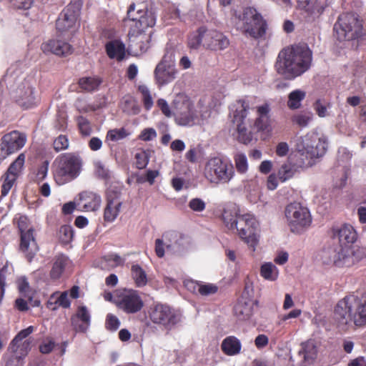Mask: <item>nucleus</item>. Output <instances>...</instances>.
<instances>
[{"label":"nucleus","instance_id":"f257e3e1","mask_svg":"<svg viewBox=\"0 0 366 366\" xmlns=\"http://www.w3.org/2000/svg\"><path fill=\"white\" fill-rule=\"evenodd\" d=\"M312 52L307 44H295L279 53L275 68L278 74L292 79L307 71L312 64Z\"/></svg>","mask_w":366,"mask_h":366},{"label":"nucleus","instance_id":"f03ea898","mask_svg":"<svg viewBox=\"0 0 366 366\" xmlns=\"http://www.w3.org/2000/svg\"><path fill=\"white\" fill-rule=\"evenodd\" d=\"M135 3H132L127 10L124 23L129 26L128 36L132 46H134L142 52L149 48L150 36L144 34V31L154 26L156 19L154 14L146 9L136 10Z\"/></svg>","mask_w":366,"mask_h":366},{"label":"nucleus","instance_id":"7ed1b4c3","mask_svg":"<svg viewBox=\"0 0 366 366\" xmlns=\"http://www.w3.org/2000/svg\"><path fill=\"white\" fill-rule=\"evenodd\" d=\"M335 318L338 322L355 327L366 326V300L362 302L355 295H347L338 301L334 310Z\"/></svg>","mask_w":366,"mask_h":366},{"label":"nucleus","instance_id":"20e7f679","mask_svg":"<svg viewBox=\"0 0 366 366\" xmlns=\"http://www.w3.org/2000/svg\"><path fill=\"white\" fill-rule=\"evenodd\" d=\"M229 46V40L222 32L206 26H201L190 32L187 37V46L198 49L202 46L206 50L219 51Z\"/></svg>","mask_w":366,"mask_h":366},{"label":"nucleus","instance_id":"39448f33","mask_svg":"<svg viewBox=\"0 0 366 366\" xmlns=\"http://www.w3.org/2000/svg\"><path fill=\"white\" fill-rule=\"evenodd\" d=\"M81 157L75 153L58 155L51 166L55 182L58 185H63L76 178L81 172Z\"/></svg>","mask_w":366,"mask_h":366},{"label":"nucleus","instance_id":"423d86ee","mask_svg":"<svg viewBox=\"0 0 366 366\" xmlns=\"http://www.w3.org/2000/svg\"><path fill=\"white\" fill-rule=\"evenodd\" d=\"M204 176L211 183L226 184L234 177V168L230 161L212 157L204 165Z\"/></svg>","mask_w":366,"mask_h":366},{"label":"nucleus","instance_id":"0eeeda50","mask_svg":"<svg viewBox=\"0 0 366 366\" xmlns=\"http://www.w3.org/2000/svg\"><path fill=\"white\" fill-rule=\"evenodd\" d=\"M362 20L354 13L340 14L334 25V31L339 41H351L358 39L362 34Z\"/></svg>","mask_w":366,"mask_h":366},{"label":"nucleus","instance_id":"6e6552de","mask_svg":"<svg viewBox=\"0 0 366 366\" xmlns=\"http://www.w3.org/2000/svg\"><path fill=\"white\" fill-rule=\"evenodd\" d=\"M175 123L182 127H192L197 119V112L190 98L177 94L172 103Z\"/></svg>","mask_w":366,"mask_h":366},{"label":"nucleus","instance_id":"1a4fd4ad","mask_svg":"<svg viewBox=\"0 0 366 366\" xmlns=\"http://www.w3.org/2000/svg\"><path fill=\"white\" fill-rule=\"evenodd\" d=\"M238 18L242 21L239 28L244 34L254 39L261 38L265 34L267 22L254 8H245L242 15Z\"/></svg>","mask_w":366,"mask_h":366},{"label":"nucleus","instance_id":"9d476101","mask_svg":"<svg viewBox=\"0 0 366 366\" xmlns=\"http://www.w3.org/2000/svg\"><path fill=\"white\" fill-rule=\"evenodd\" d=\"M285 217L291 232L294 233L302 232L312 223L310 211L298 202L290 203L286 207Z\"/></svg>","mask_w":366,"mask_h":366},{"label":"nucleus","instance_id":"9b49d317","mask_svg":"<svg viewBox=\"0 0 366 366\" xmlns=\"http://www.w3.org/2000/svg\"><path fill=\"white\" fill-rule=\"evenodd\" d=\"M248 109L249 104L239 99L233 104L231 112L232 122L237 125V140L245 145L249 144L253 139L252 132L248 131L244 125Z\"/></svg>","mask_w":366,"mask_h":366},{"label":"nucleus","instance_id":"f8f14e48","mask_svg":"<svg viewBox=\"0 0 366 366\" xmlns=\"http://www.w3.org/2000/svg\"><path fill=\"white\" fill-rule=\"evenodd\" d=\"M177 72L174 64V51L172 48H167L164 55L154 71L158 86L162 87L173 81L176 78Z\"/></svg>","mask_w":366,"mask_h":366},{"label":"nucleus","instance_id":"ddd939ff","mask_svg":"<svg viewBox=\"0 0 366 366\" xmlns=\"http://www.w3.org/2000/svg\"><path fill=\"white\" fill-rule=\"evenodd\" d=\"M116 306L127 314H134L142 310L144 302L137 290H119L114 296Z\"/></svg>","mask_w":366,"mask_h":366},{"label":"nucleus","instance_id":"4468645a","mask_svg":"<svg viewBox=\"0 0 366 366\" xmlns=\"http://www.w3.org/2000/svg\"><path fill=\"white\" fill-rule=\"evenodd\" d=\"M82 2L80 0H72L61 11L56 21V28L61 34L74 28L79 17Z\"/></svg>","mask_w":366,"mask_h":366},{"label":"nucleus","instance_id":"2eb2a0df","mask_svg":"<svg viewBox=\"0 0 366 366\" xmlns=\"http://www.w3.org/2000/svg\"><path fill=\"white\" fill-rule=\"evenodd\" d=\"M259 223L254 215L244 214L239 216V221L236 222L235 229L238 232L239 237L244 241L249 247L254 248L257 244L256 232Z\"/></svg>","mask_w":366,"mask_h":366},{"label":"nucleus","instance_id":"dca6fc26","mask_svg":"<svg viewBox=\"0 0 366 366\" xmlns=\"http://www.w3.org/2000/svg\"><path fill=\"white\" fill-rule=\"evenodd\" d=\"M26 135L18 130L4 134L0 139V163L21 149L26 144Z\"/></svg>","mask_w":366,"mask_h":366},{"label":"nucleus","instance_id":"f3484780","mask_svg":"<svg viewBox=\"0 0 366 366\" xmlns=\"http://www.w3.org/2000/svg\"><path fill=\"white\" fill-rule=\"evenodd\" d=\"M149 317L154 324L162 325L166 329H171L179 320L178 315L172 308L160 303L150 307Z\"/></svg>","mask_w":366,"mask_h":366},{"label":"nucleus","instance_id":"a211bd4d","mask_svg":"<svg viewBox=\"0 0 366 366\" xmlns=\"http://www.w3.org/2000/svg\"><path fill=\"white\" fill-rule=\"evenodd\" d=\"M297 7L305 14L308 21L319 20L327 7L326 1L322 0H296Z\"/></svg>","mask_w":366,"mask_h":366},{"label":"nucleus","instance_id":"6ab92c4d","mask_svg":"<svg viewBox=\"0 0 366 366\" xmlns=\"http://www.w3.org/2000/svg\"><path fill=\"white\" fill-rule=\"evenodd\" d=\"M341 247L342 267H352L366 258V247L352 244Z\"/></svg>","mask_w":366,"mask_h":366},{"label":"nucleus","instance_id":"aec40b11","mask_svg":"<svg viewBox=\"0 0 366 366\" xmlns=\"http://www.w3.org/2000/svg\"><path fill=\"white\" fill-rule=\"evenodd\" d=\"M71 325L76 332H86L91 325V315L86 306L77 307L75 314L71 317Z\"/></svg>","mask_w":366,"mask_h":366},{"label":"nucleus","instance_id":"412c9836","mask_svg":"<svg viewBox=\"0 0 366 366\" xmlns=\"http://www.w3.org/2000/svg\"><path fill=\"white\" fill-rule=\"evenodd\" d=\"M122 202L120 200V193L111 191L107 197V204L104 210V220L113 222L119 214Z\"/></svg>","mask_w":366,"mask_h":366},{"label":"nucleus","instance_id":"4be33fe9","mask_svg":"<svg viewBox=\"0 0 366 366\" xmlns=\"http://www.w3.org/2000/svg\"><path fill=\"white\" fill-rule=\"evenodd\" d=\"M19 248L25 254L27 260L31 262L39 249L34 228L30 227L28 231L20 234Z\"/></svg>","mask_w":366,"mask_h":366},{"label":"nucleus","instance_id":"5701e85b","mask_svg":"<svg viewBox=\"0 0 366 366\" xmlns=\"http://www.w3.org/2000/svg\"><path fill=\"white\" fill-rule=\"evenodd\" d=\"M332 237L338 238L340 246L352 245L357 239V234L352 226L345 224L340 227L332 228Z\"/></svg>","mask_w":366,"mask_h":366},{"label":"nucleus","instance_id":"b1692460","mask_svg":"<svg viewBox=\"0 0 366 366\" xmlns=\"http://www.w3.org/2000/svg\"><path fill=\"white\" fill-rule=\"evenodd\" d=\"M102 198L99 194L92 191H83L79 194L77 204L86 212H94L100 208Z\"/></svg>","mask_w":366,"mask_h":366},{"label":"nucleus","instance_id":"393cba45","mask_svg":"<svg viewBox=\"0 0 366 366\" xmlns=\"http://www.w3.org/2000/svg\"><path fill=\"white\" fill-rule=\"evenodd\" d=\"M257 301L254 298L240 297L234 307L235 316L240 320H248L253 314L254 307Z\"/></svg>","mask_w":366,"mask_h":366},{"label":"nucleus","instance_id":"a878e982","mask_svg":"<svg viewBox=\"0 0 366 366\" xmlns=\"http://www.w3.org/2000/svg\"><path fill=\"white\" fill-rule=\"evenodd\" d=\"M342 247L327 248L320 253V258L323 264L342 267Z\"/></svg>","mask_w":366,"mask_h":366},{"label":"nucleus","instance_id":"bb28decb","mask_svg":"<svg viewBox=\"0 0 366 366\" xmlns=\"http://www.w3.org/2000/svg\"><path fill=\"white\" fill-rule=\"evenodd\" d=\"M327 144L325 139L315 137L313 144L311 145L305 144L306 157L311 160L319 158L324 155L327 150Z\"/></svg>","mask_w":366,"mask_h":366},{"label":"nucleus","instance_id":"cd10ccee","mask_svg":"<svg viewBox=\"0 0 366 366\" xmlns=\"http://www.w3.org/2000/svg\"><path fill=\"white\" fill-rule=\"evenodd\" d=\"M42 49L44 52L50 51L57 56H65L71 53V46L69 43L52 39L43 44Z\"/></svg>","mask_w":366,"mask_h":366},{"label":"nucleus","instance_id":"c85d7f7f","mask_svg":"<svg viewBox=\"0 0 366 366\" xmlns=\"http://www.w3.org/2000/svg\"><path fill=\"white\" fill-rule=\"evenodd\" d=\"M70 264L69 257L64 254H59L54 257L53 264L49 273L53 280H59L64 272L65 268Z\"/></svg>","mask_w":366,"mask_h":366},{"label":"nucleus","instance_id":"c756f323","mask_svg":"<svg viewBox=\"0 0 366 366\" xmlns=\"http://www.w3.org/2000/svg\"><path fill=\"white\" fill-rule=\"evenodd\" d=\"M221 349L224 354L228 356H234L240 352L242 344L235 336H228L222 340Z\"/></svg>","mask_w":366,"mask_h":366},{"label":"nucleus","instance_id":"7c9ffc66","mask_svg":"<svg viewBox=\"0 0 366 366\" xmlns=\"http://www.w3.org/2000/svg\"><path fill=\"white\" fill-rule=\"evenodd\" d=\"M131 133L124 127L109 129L105 136V143L112 148L114 144L127 138Z\"/></svg>","mask_w":366,"mask_h":366},{"label":"nucleus","instance_id":"2f4dec72","mask_svg":"<svg viewBox=\"0 0 366 366\" xmlns=\"http://www.w3.org/2000/svg\"><path fill=\"white\" fill-rule=\"evenodd\" d=\"M105 49L108 56L111 59H117L120 61L124 58L125 46L119 40L107 42Z\"/></svg>","mask_w":366,"mask_h":366},{"label":"nucleus","instance_id":"473e14b6","mask_svg":"<svg viewBox=\"0 0 366 366\" xmlns=\"http://www.w3.org/2000/svg\"><path fill=\"white\" fill-rule=\"evenodd\" d=\"M102 82V79L99 76H84L79 79L78 84L82 90L91 92L97 89Z\"/></svg>","mask_w":366,"mask_h":366},{"label":"nucleus","instance_id":"72a5a7b5","mask_svg":"<svg viewBox=\"0 0 366 366\" xmlns=\"http://www.w3.org/2000/svg\"><path fill=\"white\" fill-rule=\"evenodd\" d=\"M132 277L138 287H144L147 283L146 272L139 264H133L131 267Z\"/></svg>","mask_w":366,"mask_h":366},{"label":"nucleus","instance_id":"f704fd0d","mask_svg":"<svg viewBox=\"0 0 366 366\" xmlns=\"http://www.w3.org/2000/svg\"><path fill=\"white\" fill-rule=\"evenodd\" d=\"M25 159L26 155L24 153H21L19 154L15 160L11 163L6 173L16 178H18L19 175L23 169Z\"/></svg>","mask_w":366,"mask_h":366},{"label":"nucleus","instance_id":"c9c22d12","mask_svg":"<svg viewBox=\"0 0 366 366\" xmlns=\"http://www.w3.org/2000/svg\"><path fill=\"white\" fill-rule=\"evenodd\" d=\"M306 93L302 90L296 89L288 95L287 107L292 109H297L301 107L302 101L305 98Z\"/></svg>","mask_w":366,"mask_h":366},{"label":"nucleus","instance_id":"e433bc0d","mask_svg":"<svg viewBox=\"0 0 366 366\" xmlns=\"http://www.w3.org/2000/svg\"><path fill=\"white\" fill-rule=\"evenodd\" d=\"M296 172L295 165L286 162L281 165L277 172V177L280 182H285L292 178Z\"/></svg>","mask_w":366,"mask_h":366},{"label":"nucleus","instance_id":"4c0bfd02","mask_svg":"<svg viewBox=\"0 0 366 366\" xmlns=\"http://www.w3.org/2000/svg\"><path fill=\"white\" fill-rule=\"evenodd\" d=\"M34 331V327L29 326L26 329L21 330L11 340L9 350L13 353H16L18 352V348L19 347L20 342L27 337L30 334H31Z\"/></svg>","mask_w":366,"mask_h":366},{"label":"nucleus","instance_id":"58836bf2","mask_svg":"<svg viewBox=\"0 0 366 366\" xmlns=\"http://www.w3.org/2000/svg\"><path fill=\"white\" fill-rule=\"evenodd\" d=\"M34 89L31 87H27L24 95L21 96L17 102L20 106L25 109H29L35 105V97L34 95Z\"/></svg>","mask_w":366,"mask_h":366},{"label":"nucleus","instance_id":"ea45409f","mask_svg":"<svg viewBox=\"0 0 366 366\" xmlns=\"http://www.w3.org/2000/svg\"><path fill=\"white\" fill-rule=\"evenodd\" d=\"M74 231L71 225L64 224L58 231V237L62 244H69L74 238Z\"/></svg>","mask_w":366,"mask_h":366},{"label":"nucleus","instance_id":"a19ab883","mask_svg":"<svg viewBox=\"0 0 366 366\" xmlns=\"http://www.w3.org/2000/svg\"><path fill=\"white\" fill-rule=\"evenodd\" d=\"M260 274L265 280L274 281L278 277V270L276 266L270 262H267L261 266Z\"/></svg>","mask_w":366,"mask_h":366},{"label":"nucleus","instance_id":"79ce46f5","mask_svg":"<svg viewBox=\"0 0 366 366\" xmlns=\"http://www.w3.org/2000/svg\"><path fill=\"white\" fill-rule=\"evenodd\" d=\"M239 216L235 209H225L222 213V219L226 227L230 229H235Z\"/></svg>","mask_w":366,"mask_h":366},{"label":"nucleus","instance_id":"37998d69","mask_svg":"<svg viewBox=\"0 0 366 366\" xmlns=\"http://www.w3.org/2000/svg\"><path fill=\"white\" fill-rule=\"evenodd\" d=\"M135 166L138 169H143L147 167L150 159V151L139 149L135 154Z\"/></svg>","mask_w":366,"mask_h":366},{"label":"nucleus","instance_id":"c03bdc74","mask_svg":"<svg viewBox=\"0 0 366 366\" xmlns=\"http://www.w3.org/2000/svg\"><path fill=\"white\" fill-rule=\"evenodd\" d=\"M233 158L237 172L239 174H245L249 167L246 155L239 152L235 154Z\"/></svg>","mask_w":366,"mask_h":366},{"label":"nucleus","instance_id":"a18cd8bd","mask_svg":"<svg viewBox=\"0 0 366 366\" xmlns=\"http://www.w3.org/2000/svg\"><path fill=\"white\" fill-rule=\"evenodd\" d=\"M138 90L142 94V100L144 109L147 111H149L154 104L153 98L151 95L150 91L145 85L139 86Z\"/></svg>","mask_w":366,"mask_h":366},{"label":"nucleus","instance_id":"49530a36","mask_svg":"<svg viewBox=\"0 0 366 366\" xmlns=\"http://www.w3.org/2000/svg\"><path fill=\"white\" fill-rule=\"evenodd\" d=\"M1 179H3V184L1 185V197H6L14 186L17 178L5 173L1 177Z\"/></svg>","mask_w":366,"mask_h":366},{"label":"nucleus","instance_id":"de8ad7c7","mask_svg":"<svg viewBox=\"0 0 366 366\" xmlns=\"http://www.w3.org/2000/svg\"><path fill=\"white\" fill-rule=\"evenodd\" d=\"M76 122L80 134L82 136L88 137L91 134L92 129L90 122L83 116H79L76 118Z\"/></svg>","mask_w":366,"mask_h":366},{"label":"nucleus","instance_id":"09e8293b","mask_svg":"<svg viewBox=\"0 0 366 366\" xmlns=\"http://www.w3.org/2000/svg\"><path fill=\"white\" fill-rule=\"evenodd\" d=\"M312 119V114L310 113H299L295 114L292 117V123L298 125L300 127H305L308 125Z\"/></svg>","mask_w":366,"mask_h":366},{"label":"nucleus","instance_id":"8fccbe9b","mask_svg":"<svg viewBox=\"0 0 366 366\" xmlns=\"http://www.w3.org/2000/svg\"><path fill=\"white\" fill-rule=\"evenodd\" d=\"M69 147V139L66 135L58 136L53 142V148L55 152H59L65 150Z\"/></svg>","mask_w":366,"mask_h":366},{"label":"nucleus","instance_id":"3c124183","mask_svg":"<svg viewBox=\"0 0 366 366\" xmlns=\"http://www.w3.org/2000/svg\"><path fill=\"white\" fill-rule=\"evenodd\" d=\"M106 328L110 331H116L120 326V321L113 314H108L105 322Z\"/></svg>","mask_w":366,"mask_h":366},{"label":"nucleus","instance_id":"603ef678","mask_svg":"<svg viewBox=\"0 0 366 366\" xmlns=\"http://www.w3.org/2000/svg\"><path fill=\"white\" fill-rule=\"evenodd\" d=\"M218 291V287L216 285L207 283V284H201L200 287H199V294L202 296H208L211 295H214Z\"/></svg>","mask_w":366,"mask_h":366},{"label":"nucleus","instance_id":"864d4df0","mask_svg":"<svg viewBox=\"0 0 366 366\" xmlns=\"http://www.w3.org/2000/svg\"><path fill=\"white\" fill-rule=\"evenodd\" d=\"M49 170V162L44 161L37 168L36 174V181L39 182H42L47 176Z\"/></svg>","mask_w":366,"mask_h":366},{"label":"nucleus","instance_id":"5fc2aeb1","mask_svg":"<svg viewBox=\"0 0 366 366\" xmlns=\"http://www.w3.org/2000/svg\"><path fill=\"white\" fill-rule=\"evenodd\" d=\"M159 175L158 170L149 169L146 172L144 176L141 177L139 179V182L141 183L148 182L150 185L154 183L155 179Z\"/></svg>","mask_w":366,"mask_h":366},{"label":"nucleus","instance_id":"6e6d98bb","mask_svg":"<svg viewBox=\"0 0 366 366\" xmlns=\"http://www.w3.org/2000/svg\"><path fill=\"white\" fill-rule=\"evenodd\" d=\"M59 296H56V302L59 307L65 309H68L71 306V301L68 297V292L64 291L61 293L59 292Z\"/></svg>","mask_w":366,"mask_h":366},{"label":"nucleus","instance_id":"4d7b16f0","mask_svg":"<svg viewBox=\"0 0 366 366\" xmlns=\"http://www.w3.org/2000/svg\"><path fill=\"white\" fill-rule=\"evenodd\" d=\"M189 208L194 212H202L205 209V202L199 198H193L189 202Z\"/></svg>","mask_w":366,"mask_h":366},{"label":"nucleus","instance_id":"13d9d810","mask_svg":"<svg viewBox=\"0 0 366 366\" xmlns=\"http://www.w3.org/2000/svg\"><path fill=\"white\" fill-rule=\"evenodd\" d=\"M157 137V132L153 128H147L142 130L139 139L142 141H151Z\"/></svg>","mask_w":366,"mask_h":366},{"label":"nucleus","instance_id":"bf43d9fd","mask_svg":"<svg viewBox=\"0 0 366 366\" xmlns=\"http://www.w3.org/2000/svg\"><path fill=\"white\" fill-rule=\"evenodd\" d=\"M157 107L160 109L162 114L167 117H171L173 115L167 102L164 99H159L157 102Z\"/></svg>","mask_w":366,"mask_h":366},{"label":"nucleus","instance_id":"052dcab7","mask_svg":"<svg viewBox=\"0 0 366 366\" xmlns=\"http://www.w3.org/2000/svg\"><path fill=\"white\" fill-rule=\"evenodd\" d=\"M12 6L18 9H29L33 4V0H10Z\"/></svg>","mask_w":366,"mask_h":366},{"label":"nucleus","instance_id":"680f3d73","mask_svg":"<svg viewBox=\"0 0 366 366\" xmlns=\"http://www.w3.org/2000/svg\"><path fill=\"white\" fill-rule=\"evenodd\" d=\"M55 342L51 339H47L39 345V351L42 354H49L54 348Z\"/></svg>","mask_w":366,"mask_h":366},{"label":"nucleus","instance_id":"e2e57ef3","mask_svg":"<svg viewBox=\"0 0 366 366\" xmlns=\"http://www.w3.org/2000/svg\"><path fill=\"white\" fill-rule=\"evenodd\" d=\"M254 127L258 131H264L269 127V117H259L254 122Z\"/></svg>","mask_w":366,"mask_h":366},{"label":"nucleus","instance_id":"0e129e2a","mask_svg":"<svg viewBox=\"0 0 366 366\" xmlns=\"http://www.w3.org/2000/svg\"><path fill=\"white\" fill-rule=\"evenodd\" d=\"M314 109L320 117H325L327 115V107L320 99H317L313 104Z\"/></svg>","mask_w":366,"mask_h":366},{"label":"nucleus","instance_id":"69168bd1","mask_svg":"<svg viewBox=\"0 0 366 366\" xmlns=\"http://www.w3.org/2000/svg\"><path fill=\"white\" fill-rule=\"evenodd\" d=\"M104 259L107 262H114V265L116 267L123 265L124 263V259L117 254H109L104 257Z\"/></svg>","mask_w":366,"mask_h":366},{"label":"nucleus","instance_id":"338daca9","mask_svg":"<svg viewBox=\"0 0 366 366\" xmlns=\"http://www.w3.org/2000/svg\"><path fill=\"white\" fill-rule=\"evenodd\" d=\"M199 155V150L197 148L189 149L185 154V158L191 163H196Z\"/></svg>","mask_w":366,"mask_h":366},{"label":"nucleus","instance_id":"774afa93","mask_svg":"<svg viewBox=\"0 0 366 366\" xmlns=\"http://www.w3.org/2000/svg\"><path fill=\"white\" fill-rule=\"evenodd\" d=\"M88 146L92 151H98L102 147V141L97 137H93L88 142Z\"/></svg>","mask_w":366,"mask_h":366}]
</instances>
